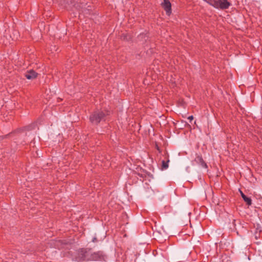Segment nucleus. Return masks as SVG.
Returning <instances> with one entry per match:
<instances>
[{"mask_svg": "<svg viewBox=\"0 0 262 262\" xmlns=\"http://www.w3.org/2000/svg\"><path fill=\"white\" fill-rule=\"evenodd\" d=\"M187 164L190 165L189 162L187 160Z\"/></svg>", "mask_w": 262, "mask_h": 262, "instance_id": "6ab92c4d", "label": "nucleus"}, {"mask_svg": "<svg viewBox=\"0 0 262 262\" xmlns=\"http://www.w3.org/2000/svg\"><path fill=\"white\" fill-rule=\"evenodd\" d=\"M183 102H184L183 99H181V105H183Z\"/></svg>", "mask_w": 262, "mask_h": 262, "instance_id": "a211bd4d", "label": "nucleus"}, {"mask_svg": "<svg viewBox=\"0 0 262 262\" xmlns=\"http://www.w3.org/2000/svg\"><path fill=\"white\" fill-rule=\"evenodd\" d=\"M241 195L244 202L246 203L248 206H250L252 204V200L250 198L248 197L246 195L241 189H239Z\"/></svg>", "mask_w": 262, "mask_h": 262, "instance_id": "423d86ee", "label": "nucleus"}, {"mask_svg": "<svg viewBox=\"0 0 262 262\" xmlns=\"http://www.w3.org/2000/svg\"><path fill=\"white\" fill-rule=\"evenodd\" d=\"M240 60L239 59H237L235 61V62H236L237 61H238V60Z\"/></svg>", "mask_w": 262, "mask_h": 262, "instance_id": "aec40b11", "label": "nucleus"}, {"mask_svg": "<svg viewBox=\"0 0 262 262\" xmlns=\"http://www.w3.org/2000/svg\"><path fill=\"white\" fill-rule=\"evenodd\" d=\"M198 159L199 161V163L200 165L204 168H207V165L206 163L204 161L203 158L201 157H198Z\"/></svg>", "mask_w": 262, "mask_h": 262, "instance_id": "f8f14e48", "label": "nucleus"}, {"mask_svg": "<svg viewBox=\"0 0 262 262\" xmlns=\"http://www.w3.org/2000/svg\"><path fill=\"white\" fill-rule=\"evenodd\" d=\"M182 117H187V115H186V112H185L184 113V115H182Z\"/></svg>", "mask_w": 262, "mask_h": 262, "instance_id": "f3484780", "label": "nucleus"}, {"mask_svg": "<svg viewBox=\"0 0 262 262\" xmlns=\"http://www.w3.org/2000/svg\"><path fill=\"white\" fill-rule=\"evenodd\" d=\"M211 2H213L212 6L222 10L228 8L231 5L230 3L227 0H216L215 1Z\"/></svg>", "mask_w": 262, "mask_h": 262, "instance_id": "f257e3e1", "label": "nucleus"}, {"mask_svg": "<svg viewBox=\"0 0 262 262\" xmlns=\"http://www.w3.org/2000/svg\"><path fill=\"white\" fill-rule=\"evenodd\" d=\"M104 116L103 113L96 112L90 117L91 121L94 124H98Z\"/></svg>", "mask_w": 262, "mask_h": 262, "instance_id": "7ed1b4c3", "label": "nucleus"}, {"mask_svg": "<svg viewBox=\"0 0 262 262\" xmlns=\"http://www.w3.org/2000/svg\"><path fill=\"white\" fill-rule=\"evenodd\" d=\"M102 254L99 253H94L92 255L91 259L94 260H97L101 258Z\"/></svg>", "mask_w": 262, "mask_h": 262, "instance_id": "9d476101", "label": "nucleus"}, {"mask_svg": "<svg viewBox=\"0 0 262 262\" xmlns=\"http://www.w3.org/2000/svg\"><path fill=\"white\" fill-rule=\"evenodd\" d=\"M168 162L169 160H167V161L163 160L162 161L161 169L162 170H165L168 167Z\"/></svg>", "mask_w": 262, "mask_h": 262, "instance_id": "ddd939ff", "label": "nucleus"}, {"mask_svg": "<svg viewBox=\"0 0 262 262\" xmlns=\"http://www.w3.org/2000/svg\"><path fill=\"white\" fill-rule=\"evenodd\" d=\"M181 150H188V148L187 147V146L186 145L185 146V147H183L181 145Z\"/></svg>", "mask_w": 262, "mask_h": 262, "instance_id": "2eb2a0df", "label": "nucleus"}, {"mask_svg": "<svg viewBox=\"0 0 262 262\" xmlns=\"http://www.w3.org/2000/svg\"><path fill=\"white\" fill-rule=\"evenodd\" d=\"M187 212L186 211L183 216L181 215V225H187L188 223H190L189 217L187 215Z\"/></svg>", "mask_w": 262, "mask_h": 262, "instance_id": "0eeeda50", "label": "nucleus"}, {"mask_svg": "<svg viewBox=\"0 0 262 262\" xmlns=\"http://www.w3.org/2000/svg\"><path fill=\"white\" fill-rule=\"evenodd\" d=\"M187 118L188 119H189L190 120V121H191V120H193V116H190L188 117Z\"/></svg>", "mask_w": 262, "mask_h": 262, "instance_id": "dca6fc26", "label": "nucleus"}, {"mask_svg": "<svg viewBox=\"0 0 262 262\" xmlns=\"http://www.w3.org/2000/svg\"><path fill=\"white\" fill-rule=\"evenodd\" d=\"M235 246L238 249L241 248L244 244L243 241L241 239L238 238L236 239V240L235 241Z\"/></svg>", "mask_w": 262, "mask_h": 262, "instance_id": "1a4fd4ad", "label": "nucleus"}, {"mask_svg": "<svg viewBox=\"0 0 262 262\" xmlns=\"http://www.w3.org/2000/svg\"><path fill=\"white\" fill-rule=\"evenodd\" d=\"M86 257L85 252L84 250H81L79 253V256L77 258V260H80L84 259Z\"/></svg>", "mask_w": 262, "mask_h": 262, "instance_id": "9b49d317", "label": "nucleus"}, {"mask_svg": "<svg viewBox=\"0 0 262 262\" xmlns=\"http://www.w3.org/2000/svg\"><path fill=\"white\" fill-rule=\"evenodd\" d=\"M161 5L165 10L166 14L169 15L171 13V4L168 0H164Z\"/></svg>", "mask_w": 262, "mask_h": 262, "instance_id": "20e7f679", "label": "nucleus"}, {"mask_svg": "<svg viewBox=\"0 0 262 262\" xmlns=\"http://www.w3.org/2000/svg\"><path fill=\"white\" fill-rule=\"evenodd\" d=\"M261 109L258 107H252L251 112L255 116H258L261 113Z\"/></svg>", "mask_w": 262, "mask_h": 262, "instance_id": "6e6552de", "label": "nucleus"}, {"mask_svg": "<svg viewBox=\"0 0 262 262\" xmlns=\"http://www.w3.org/2000/svg\"><path fill=\"white\" fill-rule=\"evenodd\" d=\"M182 247H181V259H184L186 256L190 254V250L192 248V245L187 242L182 243Z\"/></svg>", "mask_w": 262, "mask_h": 262, "instance_id": "f03ea898", "label": "nucleus"}, {"mask_svg": "<svg viewBox=\"0 0 262 262\" xmlns=\"http://www.w3.org/2000/svg\"><path fill=\"white\" fill-rule=\"evenodd\" d=\"M186 126L189 127V128H190L189 124H188L186 122L181 120V129H182V127Z\"/></svg>", "mask_w": 262, "mask_h": 262, "instance_id": "4468645a", "label": "nucleus"}, {"mask_svg": "<svg viewBox=\"0 0 262 262\" xmlns=\"http://www.w3.org/2000/svg\"><path fill=\"white\" fill-rule=\"evenodd\" d=\"M37 74L33 70H30L26 72L25 76L28 79H34L37 77Z\"/></svg>", "mask_w": 262, "mask_h": 262, "instance_id": "39448f33", "label": "nucleus"}]
</instances>
